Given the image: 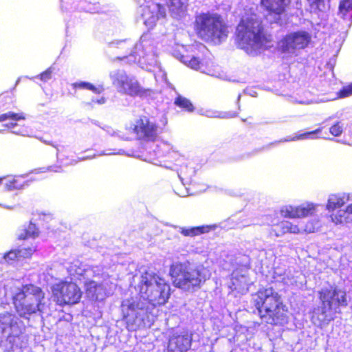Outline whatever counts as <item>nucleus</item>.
<instances>
[{"instance_id": "obj_17", "label": "nucleus", "mask_w": 352, "mask_h": 352, "mask_svg": "<svg viewBox=\"0 0 352 352\" xmlns=\"http://www.w3.org/2000/svg\"><path fill=\"white\" fill-rule=\"evenodd\" d=\"M218 228L217 224L202 225L191 228H182L180 233L185 236L194 237L202 234L215 230Z\"/></svg>"}, {"instance_id": "obj_19", "label": "nucleus", "mask_w": 352, "mask_h": 352, "mask_svg": "<svg viewBox=\"0 0 352 352\" xmlns=\"http://www.w3.org/2000/svg\"><path fill=\"white\" fill-rule=\"evenodd\" d=\"M263 6L270 12L279 15L289 3V0H261Z\"/></svg>"}, {"instance_id": "obj_37", "label": "nucleus", "mask_w": 352, "mask_h": 352, "mask_svg": "<svg viewBox=\"0 0 352 352\" xmlns=\"http://www.w3.org/2000/svg\"><path fill=\"white\" fill-rule=\"evenodd\" d=\"M74 87L75 88H84L94 92H97V88L92 84L87 82H80L78 83H74Z\"/></svg>"}, {"instance_id": "obj_2", "label": "nucleus", "mask_w": 352, "mask_h": 352, "mask_svg": "<svg viewBox=\"0 0 352 352\" xmlns=\"http://www.w3.org/2000/svg\"><path fill=\"white\" fill-rule=\"evenodd\" d=\"M239 45L248 54L254 55L265 47V37L261 21L255 14L243 16L236 28Z\"/></svg>"}, {"instance_id": "obj_14", "label": "nucleus", "mask_w": 352, "mask_h": 352, "mask_svg": "<svg viewBox=\"0 0 352 352\" xmlns=\"http://www.w3.org/2000/svg\"><path fill=\"white\" fill-rule=\"evenodd\" d=\"M318 206L313 203H305L298 206H285L280 209V214L285 218H301L312 215Z\"/></svg>"}, {"instance_id": "obj_36", "label": "nucleus", "mask_w": 352, "mask_h": 352, "mask_svg": "<svg viewBox=\"0 0 352 352\" xmlns=\"http://www.w3.org/2000/svg\"><path fill=\"white\" fill-rule=\"evenodd\" d=\"M318 227V222H308L307 224L305 225L304 227H300L302 228L301 232H305L308 233H312L316 230Z\"/></svg>"}, {"instance_id": "obj_11", "label": "nucleus", "mask_w": 352, "mask_h": 352, "mask_svg": "<svg viewBox=\"0 0 352 352\" xmlns=\"http://www.w3.org/2000/svg\"><path fill=\"white\" fill-rule=\"evenodd\" d=\"M196 23L197 31L201 37L211 40L215 37H219L218 34L219 17L203 14L198 17Z\"/></svg>"}, {"instance_id": "obj_35", "label": "nucleus", "mask_w": 352, "mask_h": 352, "mask_svg": "<svg viewBox=\"0 0 352 352\" xmlns=\"http://www.w3.org/2000/svg\"><path fill=\"white\" fill-rule=\"evenodd\" d=\"M329 131L333 135L339 136L342 133L343 124L340 122H338L330 128Z\"/></svg>"}, {"instance_id": "obj_44", "label": "nucleus", "mask_w": 352, "mask_h": 352, "mask_svg": "<svg viewBox=\"0 0 352 352\" xmlns=\"http://www.w3.org/2000/svg\"><path fill=\"white\" fill-rule=\"evenodd\" d=\"M227 265H230V264H228L226 261H225V263L223 264V268L224 270H230V269L229 267L227 268Z\"/></svg>"}, {"instance_id": "obj_24", "label": "nucleus", "mask_w": 352, "mask_h": 352, "mask_svg": "<svg viewBox=\"0 0 352 352\" xmlns=\"http://www.w3.org/2000/svg\"><path fill=\"white\" fill-rule=\"evenodd\" d=\"M174 104L188 112H192L195 109L192 103L188 99L182 96H178L175 98Z\"/></svg>"}, {"instance_id": "obj_22", "label": "nucleus", "mask_w": 352, "mask_h": 352, "mask_svg": "<svg viewBox=\"0 0 352 352\" xmlns=\"http://www.w3.org/2000/svg\"><path fill=\"white\" fill-rule=\"evenodd\" d=\"M177 174L182 182L189 184L195 175V170L194 167L183 163L177 169Z\"/></svg>"}, {"instance_id": "obj_32", "label": "nucleus", "mask_w": 352, "mask_h": 352, "mask_svg": "<svg viewBox=\"0 0 352 352\" xmlns=\"http://www.w3.org/2000/svg\"><path fill=\"white\" fill-rule=\"evenodd\" d=\"M117 45V48L124 50V52L126 54L123 56L124 58L127 57L128 55L131 54L133 52L132 45L127 43L126 41H120L118 43Z\"/></svg>"}, {"instance_id": "obj_39", "label": "nucleus", "mask_w": 352, "mask_h": 352, "mask_svg": "<svg viewBox=\"0 0 352 352\" xmlns=\"http://www.w3.org/2000/svg\"><path fill=\"white\" fill-rule=\"evenodd\" d=\"M339 94L340 98H345L352 95V83L344 87Z\"/></svg>"}, {"instance_id": "obj_7", "label": "nucleus", "mask_w": 352, "mask_h": 352, "mask_svg": "<svg viewBox=\"0 0 352 352\" xmlns=\"http://www.w3.org/2000/svg\"><path fill=\"white\" fill-rule=\"evenodd\" d=\"M54 302L61 307L72 305L80 302L82 291L74 282L62 280L51 288Z\"/></svg>"}, {"instance_id": "obj_34", "label": "nucleus", "mask_w": 352, "mask_h": 352, "mask_svg": "<svg viewBox=\"0 0 352 352\" xmlns=\"http://www.w3.org/2000/svg\"><path fill=\"white\" fill-rule=\"evenodd\" d=\"M185 63L193 69H199L201 68L202 63L201 60L195 56L191 57L189 60H185Z\"/></svg>"}, {"instance_id": "obj_42", "label": "nucleus", "mask_w": 352, "mask_h": 352, "mask_svg": "<svg viewBox=\"0 0 352 352\" xmlns=\"http://www.w3.org/2000/svg\"><path fill=\"white\" fill-rule=\"evenodd\" d=\"M310 3V4L313 6H316L317 8L320 10V3L322 1V0H308Z\"/></svg>"}, {"instance_id": "obj_47", "label": "nucleus", "mask_w": 352, "mask_h": 352, "mask_svg": "<svg viewBox=\"0 0 352 352\" xmlns=\"http://www.w3.org/2000/svg\"><path fill=\"white\" fill-rule=\"evenodd\" d=\"M2 182H3V178L0 177V184H1Z\"/></svg>"}, {"instance_id": "obj_30", "label": "nucleus", "mask_w": 352, "mask_h": 352, "mask_svg": "<svg viewBox=\"0 0 352 352\" xmlns=\"http://www.w3.org/2000/svg\"><path fill=\"white\" fill-rule=\"evenodd\" d=\"M22 258L19 249L11 250L3 255V258L8 262H13L18 261Z\"/></svg>"}, {"instance_id": "obj_12", "label": "nucleus", "mask_w": 352, "mask_h": 352, "mask_svg": "<svg viewBox=\"0 0 352 352\" xmlns=\"http://www.w3.org/2000/svg\"><path fill=\"white\" fill-rule=\"evenodd\" d=\"M28 181L25 179V177L23 175L14 176L8 180L5 184V190L1 192L0 206H3L8 208H12V206L9 204L13 203L11 199H14V197L10 192V191L15 189H21L25 185H28Z\"/></svg>"}, {"instance_id": "obj_4", "label": "nucleus", "mask_w": 352, "mask_h": 352, "mask_svg": "<svg viewBox=\"0 0 352 352\" xmlns=\"http://www.w3.org/2000/svg\"><path fill=\"white\" fill-rule=\"evenodd\" d=\"M45 298L42 288L33 283L23 285L13 295L14 309L20 317L26 318L40 311Z\"/></svg>"}, {"instance_id": "obj_21", "label": "nucleus", "mask_w": 352, "mask_h": 352, "mask_svg": "<svg viewBox=\"0 0 352 352\" xmlns=\"http://www.w3.org/2000/svg\"><path fill=\"white\" fill-rule=\"evenodd\" d=\"M40 234V231L35 223L30 221L29 223L21 230L18 234L17 239L19 241L27 240L28 239H36Z\"/></svg>"}, {"instance_id": "obj_48", "label": "nucleus", "mask_w": 352, "mask_h": 352, "mask_svg": "<svg viewBox=\"0 0 352 352\" xmlns=\"http://www.w3.org/2000/svg\"><path fill=\"white\" fill-rule=\"evenodd\" d=\"M329 100H330L329 99H327L326 100H322V101L324 102V101H329Z\"/></svg>"}, {"instance_id": "obj_18", "label": "nucleus", "mask_w": 352, "mask_h": 352, "mask_svg": "<svg viewBox=\"0 0 352 352\" xmlns=\"http://www.w3.org/2000/svg\"><path fill=\"white\" fill-rule=\"evenodd\" d=\"M349 199V195L344 193L331 194L329 196L326 208L329 212L334 211L341 208Z\"/></svg>"}, {"instance_id": "obj_25", "label": "nucleus", "mask_w": 352, "mask_h": 352, "mask_svg": "<svg viewBox=\"0 0 352 352\" xmlns=\"http://www.w3.org/2000/svg\"><path fill=\"white\" fill-rule=\"evenodd\" d=\"M278 227L280 228V232L282 234L292 233V234H300L301 233L302 228L298 225H294L289 221H283Z\"/></svg>"}, {"instance_id": "obj_31", "label": "nucleus", "mask_w": 352, "mask_h": 352, "mask_svg": "<svg viewBox=\"0 0 352 352\" xmlns=\"http://www.w3.org/2000/svg\"><path fill=\"white\" fill-rule=\"evenodd\" d=\"M160 157L164 158L163 160L164 162H173L175 161H177L180 158V155L176 151H174L171 149H168V152L166 154H162Z\"/></svg>"}, {"instance_id": "obj_9", "label": "nucleus", "mask_w": 352, "mask_h": 352, "mask_svg": "<svg viewBox=\"0 0 352 352\" xmlns=\"http://www.w3.org/2000/svg\"><path fill=\"white\" fill-rule=\"evenodd\" d=\"M131 131L138 140L155 142L159 135V125L149 117L141 115L132 124Z\"/></svg>"}, {"instance_id": "obj_45", "label": "nucleus", "mask_w": 352, "mask_h": 352, "mask_svg": "<svg viewBox=\"0 0 352 352\" xmlns=\"http://www.w3.org/2000/svg\"><path fill=\"white\" fill-rule=\"evenodd\" d=\"M221 36H223V33H224V30H223V26L221 25Z\"/></svg>"}, {"instance_id": "obj_3", "label": "nucleus", "mask_w": 352, "mask_h": 352, "mask_svg": "<svg viewBox=\"0 0 352 352\" xmlns=\"http://www.w3.org/2000/svg\"><path fill=\"white\" fill-rule=\"evenodd\" d=\"M140 292L153 306L166 303L170 288L168 283L157 273L144 271L140 275L139 283Z\"/></svg>"}, {"instance_id": "obj_29", "label": "nucleus", "mask_w": 352, "mask_h": 352, "mask_svg": "<svg viewBox=\"0 0 352 352\" xmlns=\"http://www.w3.org/2000/svg\"><path fill=\"white\" fill-rule=\"evenodd\" d=\"M36 245L32 243L30 245L19 249L23 258H30L36 251Z\"/></svg>"}, {"instance_id": "obj_28", "label": "nucleus", "mask_w": 352, "mask_h": 352, "mask_svg": "<svg viewBox=\"0 0 352 352\" xmlns=\"http://www.w3.org/2000/svg\"><path fill=\"white\" fill-rule=\"evenodd\" d=\"M25 116L23 113H14V112H7L0 115V122H3L6 120H11L14 121H18L21 120H24Z\"/></svg>"}, {"instance_id": "obj_41", "label": "nucleus", "mask_w": 352, "mask_h": 352, "mask_svg": "<svg viewBox=\"0 0 352 352\" xmlns=\"http://www.w3.org/2000/svg\"><path fill=\"white\" fill-rule=\"evenodd\" d=\"M212 64H211V65L208 67V68L207 69V74L212 76L219 77V72L215 71L213 68H212Z\"/></svg>"}, {"instance_id": "obj_33", "label": "nucleus", "mask_w": 352, "mask_h": 352, "mask_svg": "<svg viewBox=\"0 0 352 352\" xmlns=\"http://www.w3.org/2000/svg\"><path fill=\"white\" fill-rule=\"evenodd\" d=\"M142 16L144 17L146 23H147L148 21H150L149 23H155L158 19V14L157 13L151 12L149 8L144 10Z\"/></svg>"}, {"instance_id": "obj_10", "label": "nucleus", "mask_w": 352, "mask_h": 352, "mask_svg": "<svg viewBox=\"0 0 352 352\" xmlns=\"http://www.w3.org/2000/svg\"><path fill=\"white\" fill-rule=\"evenodd\" d=\"M311 35L305 31H299L287 34L278 44L279 50L285 54H296L298 50L306 47L311 41Z\"/></svg>"}, {"instance_id": "obj_43", "label": "nucleus", "mask_w": 352, "mask_h": 352, "mask_svg": "<svg viewBox=\"0 0 352 352\" xmlns=\"http://www.w3.org/2000/svg\"><path fill=\"white\" fill-rule=\"evenodd\" d=\"M97 102L99 103V104H103V103L105 102V98H102L98 100Z\"/></svg>"}, {"instance_id": "obj_23", "label": "nucleus", "mask_w": 352, "mask_h": 352, "mask_svg": "<svg viewBox=\"0 0 352 352\" xmlns=\"http://www.w3.org/2000/svg\"><path fill=\"white\" fill-rule=\"evenodd\" d=\"M102 289V285L94 280H88L85 283V292L87 296L92 300L98 299V290Z\"/></svg>"}, {"instance_id": "obj_46", "label": "nucleus", "mask_w": 352, "mask_h": 352, "mask_svg": "<svg viewBox=\"0 0 352 352\" xmlns=\"http://www.w3.org/2000/svg\"><path fill=\"white\" fill-rule=\"evenodd\" d=\"M16 123H11V126H16Z\"/></svg>"}, {"instance_id": "obj_6", "label": "nucleus", "mask_w": 352, "mask_h": 352, "mask_svg": "<svg viewBox=\"0 0 352 352\" xmlns=\"http://www.w3.org/2000/svg\"><path fill=\"white\" fill-rule=\"evenodd\" d=\"M169 274L172 278L173 284L176 287L187 292L197 289L203 282L199 270L190 267L183 263L170 265Z\"/></svg>"}, {"instance_id": "obj_1", "label": "nucleus", "mask_w": 352, "mask_h": 352, "mask_svg": "<svg viewBox=\"0 0 352 352\" xmlns=\"http://www.w3.org/2000/svg\"><path fill=\"white\" fill-rule=\"evenodd\" d=\"M252 299L263 322L281 325L287 322L285 306L272 287L260 289L253 295Z\"/></svg>"}, {"instance_id": "obj_15", "label": "nucleus", "mask_w": 352, "mask_h": 352, "mask_svg": "<svg viewBox=\"0 0 352 352\" xmlns=\"http://www.w3.org/2000/svg\"><path fill=\"white\" fill-rule=\"evenodd\" d=\"M191 341L188 334L173 335L168 340L166 352H186L190 348Z\"/></svg>"}, {"instance_id": "obj_13", "label": "nucleus", "mask_w": 352, "mask_h": 352, "mask_svg": "<svg viewBox=\"0 0 352 352\" xmlns=\"http://www.w3.org/2000/svg\"><path fill=\"white\" fill-rule=\"evenodd\" d=\"M252 284L248 277V270L246 267L237 268L233 271L229 287L238 294H245L248 291L249 286Z\"/></svg>"}, {"instance_id": "obj_16", "label": "nucleus", "mask_w": 352, "mask_h": 352, "mask_svg": "<svg viewBox=\"0 0 352 352\" xmlns=\"http://www.w3.org/2000/svg\"><path fill=\"white\" fill-rule=\"evenodd\" d=\"M331 221L336 224H346L352 223V204L349 205L345 210H338L331 214Z\"/></svg>"}, {"instance_id": "obj_40", "label": "nucleus", "mask_w": 352, "mask_h": 352, "mask_svg": "<svg viewBox=\"0 0 352 352\" xmlns=\"http://www.w3.org/2000/svg\"><path fill=\"white\" fill-rule=\"evenodd\" d=\"M74 267H76V265H74V266L72 265V266H70V269H69V273L72 276L82 275L83 274V272H85L84 269H82L79 267H78L77 269H76V270H74Z\"/></svg>"}, {"instance_id": "obj_5", "label": "nucleus", "mask_w": 352, "mask_h": 352, "mask_svg": "<svg viewBox=\"0 0 352 352\" xmlns=\"http://www.w3.org/2000/svg\"><path fill=\"white\" fill-rule=\"evenodd\" d=\"M319 295L322 303V313L318 314L320 309L315 311L312 318L314 323L322 325L330 320L326 314L327 309L336 311L339 307L346 306L347 298L344 290L333 286L322 289Z\"/></svg>"}, {"instance_id": "obj_27", "label": "nucleus", "mask_w": 352, "mask_h": 352, "mask_svg": "<svg viewBox=\"0 0 352 352\" xmlns=\"http://www.w3.org/2000/svg\"><path fill=\"white\" fill-rule=\"evenodd\" d=\"M320 131H321V129H317L315 131H313L311 132H306V133L300 134L298 135H295L292 138H289L287 139L280 140L279 142H281L296 141V140H305V139H316V138L314 136V135L320 133Z\"/></svg>"}, {"instance_id": "obj_8", "label": "nucleus", "mask_w": 352, "mask_h": 352, "mask_svg": "<svg viewBox=\"0 0 352 352\" xmlns=\"http://www.w3.org/2000/svg\"><path fill=\"white\" fill-rule=\"evenodd\" d=\"M118 91L130 96L148 97L154 93L151 88L143 87L135 76L118 74L113 82Z\"/></svg>"}, {"instance_id": "obj_38", "label": "nucleus", "mask_w": 352, "mask_h": 352, "mask_svg": "<svg viewBox=\"0 0 352 352\" xmlns=\"http://www.w3.org/2000/svg\"><path fill=\"white\" fill-rule=\"evenodd\" d=\"M53 69L52 67L47 68L46 70L39 74V78L42 81H47L52 78Z\"/></svg>"}, {"instance_id": "obj_26", "label": "nucleus", "mask_w": 352, "mask_h": 352, "mask_svg": "<svg viewBox=\"0 0 352 352\" xmlns=\"http://www.w3.org/2000/svg\"><path fill=\"white\" fill-rule=\"evenodd\" d=\"M352 11V0H341L339 4L338 15L345 19Z\"/></svg>"}, {"instance_id": "obj_20", "label": "nucleus", "mask_w": 352, "mask_h": 352, "mask_svg": "<svg viewBox=\"0 0 352 352\" xmlns=\"http://www.w3.org/2000/svg\"><path fill=\"white\" fill-rule=\"evenodd\" d=\"M138 313L135 304L130 303L127 305L126 311L123 314V320L126 322V328L128 330H133L136 326Z\"/></svg>"}]
</instances>
